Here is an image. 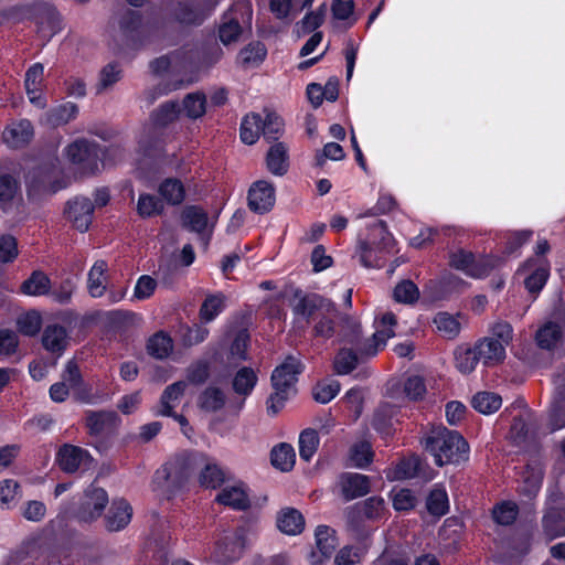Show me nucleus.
<instances>
[{"label":"nucleus","mask_w":565,"mask_h":565,"mask_svg":"<svg viewBox=\"0 0 565 565\" xmlns=\"http://www.w3.org/2000/svg\"><path fill=\"white\" fill-rule=\"evenodd\" d=\"M292 315L297 326L306 328L313 323L315 334L322 338L335 334V322L341 318L334 302L317 294L298 298L292 305Z\"/></svg>","instance_id":"obj_1"},{"label":"nucleus","mask_w":565,"mask_h":565,"mask_svg":"<svg viewBox=\"0 0 565 565\" xmlns=\"http://www.w3.org/2000/svg\"><path fill=\"white\" fill-rule=\"evenodd\" d=\"M422 443L424 448L434 456L437 466L468 460L469 445L456 430H449L446 427L434 428Z\"/></svg>","instance_id":"obj_2"},{"label":"nucleus","mask_w":565,"mask_h":565,"mask_svg":"<svg viewBox=\"0 0 565 565\" xmlns=\"http://www.w3.org/2000/svg\"><path fill=\"white\" fill-rule=\"evenodd\" d=\"M301 372V363L298 359L289 356L277 366L271 374L274 393L267 401V409L276 415L285 402L296 393L295 384L297 375Z\"/></svg>","instance_id":"obj_3"},{"label":"nucleus","mask_w":565,"mask_h":565,"mask_svg":"<svg viewBox=\"0 0 565 565\" xmlns=\"http://www.w3.org/2000/svg\"><path fill=\"white\" fill-rule=\"evenodd\" d=\"M489 333L476 342L473 348L486 366H493L505 359V348L513 339V328L509 322L497 321L490 327Z\"/></svg>","instance_id":"obj_4"},{"label":"nucleus","mask_w":565,"mask_h":565,"mask_svg":"<svg viewBox=\"0 0 565 565\" xmlns=\"http://www.w3.org/2000/svg\"><path fill=\"white\" fill-rule=\"evenodd\" d=\"M370 233L359 243L360 260L365 267H381L384 252H391L394 238L383 221H375L369 227Z\"/></svg>","instance_id":"obj_5"},{"label":"nucleus","mask_w":565,"mask_h":565,"mask_svg":"<svg viewBox=\"0 0 565 565\" xmlns=\"http://www.w3.org/2000/svg\"><path fill=\"white\" fill-rule=\"evenodd\" d=\"M192 471V457L189 455L177 456L156 471L153 484L172 494L188 481Z\"/></svg>","instance_id":"obj_6"},{"label":"nucleus","mask_w":565,"mask_h":565,"mask_svg":"<svg viewBox=\"0 0 565 565\" xmlns=\"http://www.w3.org/2000/svg\"><path fill=\"white\" fill-rule=\"evenodd\" d=\"M253 8L249 0L237 1L228 13L224 14L218 28V38L224 45L238 41L243 26L250 28Z\"/></svg>","instance_id":"obj_7"},{"label":"nucleus","mask_w":565,"mask_h":565,"mask_svg":"<svg viewBox=\"0 0 565 565\" xmlns=\"http://www.w3.org/2000/svg\"><path fill=\"white\" fill-rule=\"evenodd\" d=\"M500 258L494 256H478L471 252L458 248L449 254L450 267L462 271L471 278H483L497 268Z\"/></svg>","instance_id":"obj_8"},{"label":"nucleus","mask_w":565,"mask_h":565,"mask_svg":"<svg viewBox=\"0 0 565 565\" xmlns=\"http://www.w3.org/2000/svg\"><path fill=\"white\" fill-rule=\"evenodd\" d=\"M248 544L247 531L243 527L227 532L215 542L211 554L213 562L220 565L237 561Z\"/></svg>","instance_id":"obj_9"},{"label":"nucleus","mask_w":565,"mask_h":565,"mask_svg":"<svg viewBox=\"0 0 565 565\" xmlns=\"http://www.w3.org/2000/svg\"><path fill=\"white\" fill-rule=\"evenodd\" d=\"M221 0H181L173 15L181 24H201L217 7Z\"/></svg>","instance_id":"obj_10"},{"label":"nucleus","mask_w":565,"mask_h":565,"mask_svg":"<svg viewBox=\"0 0 565 565\" xmlns=\"http://www.w3.org/2000/svg\"><path fill=\"white\" fill-rule=\"evenodd\" d=\"M99 152L95 143L85 139L76 140L65 149L68 160L84 173H94L98 170Z\"/></svg>","instance_id":"obj_11"},{"label":"nucleus","mask_w":565,"mask_h":565,"mask_svg":"<svg viewBox=\"0 0 565 565\" xmlns=\"http://www.w3.org/2000/svg\"><path fill=\"white\" fill-rule=\"evenodd\" d=\"M396 326V317L392 312H385L381 319L376 321V330L372 339H367L361 348V354L366 356H374L382 350L388 339L395 335L394 327Z\"/></svg>","instance_id":"obj_12"},{"label":"nucleus","mask_w":565,"mask_h":565,"mask_svg":"<svg viewBox=\"0 0 565 565\" xmlns=\"http://www.w3.org/2000/svg\"><path fill=\"white\" fill-rule=\"evenodd\" d=\"M94 210L95 206L88 198L76 196L66 203L64 214L74 228L84 233L93 222Z\"/></svg>","instance_id":"obj_13"},{"label":"nucleus","mask_w":565,"mask_h":565,"mask_svg":"<svg viewBox=\"0 0 565 565\" xmlns=\"http://www.w3.org/2000/svg\"><path fill=\"white\" fill-rule=\"evenodd\" d=\"M107 503V492L103 488L90 486L84 493L77 518L83 522H92L102 515Z\"/></svg>","instance_id":"obj_14"},{"label":"nucleus","mask_w":565,"mask_h":565,"mask_svg":"<svg viewBox=\"0 0 565 565\" xmlns=\"http://www.w3.org/2000/svg\"><path fill=\"white\" fill-rule=\"evenodd\" d=\"M315 536L317 548L310 553L309 562L311 565H322L332 556L337 547V539L334 531L327 525H319Z\"/></svg>","instance_id":"obj_15"},{"label":"nucleus","mask_w":565,"mask_h":565,"mask_svg":"<svg viewBox=\"0 0 565 565\" xmlns=\"http://www.w3.org/2000/svg\"><path fill=\"white\" fill-rule=\"evenodd\" d=\"M275 204V189L268 181L254 182L248 191V206L253 212L263 214L273 209Z\"/></svg>","instance_id":"obj_16"},{"label":"nucleus","mask_w":565,"mask_h":565,"mask_svg":"<svg viewBox=\"0 0 565 565\" xmlns=\"http://www.w3.org/2000/svg\"><path fill=\"white\" fill-rule=\"evenodd\" d=\"M57 462L65 472H75L81 467H87L92 457L89 454L77 446L64 445L57 452Z\"/></svg>","instance_id":"obj_17"},{"label":"nucleus","mask_w":565,"mask_h":565,"mask_svg":"<svg viewBox=\"0 0 565 565\" xmlns=\"http://www.w3.org/2000/svg\"><path fill=\"white\" fill-rule=\"evenodd\" d=\"M521 273H530L525 279L524 284L529 292L537 294L546 284L548 278V264L544 259H530L527 260L522 268Z\"/></svg>","instance_id":"obj_18"},{"label":"nucleus","mask_w":565,"mask_h":565,"mask_svg":"<svg viewBox=\"0 0 565 565\" xmlns=\"http://www.w3.org/2000/svg\"><path fill=\"white\" fill-rule=\"evenodd\" d=\"M131 518V505L124 499H116L105 516V526L110 532H118L130 523Z\"/></svg>","instance_id":"obj_19"},{"label":"nucleus","mask_w":565,"mask_h":565,"mask_svg":"<svg viewBox=\"0 0 565 565\" xmlns=\"http://www.w3.org/2000/svg\"><path fill=\"white\" fill-rule=\"evenodd\" d=\"M44 79V66L41 63L33 64L25 73V89L30 102L39 107H45V99L41 89Z\"/></svg>","instance_id":"obj_20"},{"label":"nucleus","mask_w":565,"mask_h":565,"mask_svg":"<svg viewBox=\"0 0 565 565\" xmlns=\"http://www.w3.org/2000/svg\"><path fill=\"white\" fill-rule=\"evenodd\" d=\"M216 501L234 510H246L250 504L247 488L244 483L224 487L217 494Z\"/></svg>","instance_id":"obj_21"},{"label":"nucleus","mask_w":565,"mask_h":565,"mask_svg":"<svg viewBox=\"0 0 565 565\" xmlns=\"http://www.w3.org/2000/svg\"><path fill=\"white\" fill-rule=\"evenodd\" d=\"M340 487L345 500H353L369 493L370 479L361 473H343L340 477Z\"/></svg>","instance_id":"obj_22"},{"label":"nucleus","mask_w":565,"mask_h":565,"mask_svg":"<svg viewBox=\"0 0 565 565\" xmlns=\"http://www.w3.org/2000/svg\"><path fill=\"white\" fill-rule=\"evenodd\" d=\"M182 227L190 232H194L204 236L209 231V216L207 213L194 205L185 206L181 212Z\"/></svg>","instance_id":"obj_23"},{"label":"nucleus","mask_w":565,"mask_h":565,"mask_svg":"<svg viewBox=\"0 0 565 565\" xmlns=\"http://www.w3.org/2000/svg\"><path fill=\"white\" fill-rule=\"evenodd\" d=\"M32 136L33 127L28 119L11 124L4 129L2 135L4 142L12 148H19L28 143Z\"/></svg>","instance_id":"obj_24"},{"label":"nucleus","mask_w":565,"mask_h":565,"mask_svg":"<svg viewBox=\"0 0 565 565\" xmlns=\"http://www.w3.org/2000/svg\"><path fill=\"white\" fill-rule=\"evenodd\" d=\"M42 344L51 353L61 355L68 344V334L60 324L47 326L42 334Z\"/></svg>","instance_id":"obj_25"},{"label":"nucleus","mask_w":565,"mask_h":565,"mask_svg":"<svg viewBox=\"0 0 565 565\" xmlns=\"http://www.w3.org/2000/svg\"><path fill=\"white\" fill-rule=\"evenodd\" d=\"M185 388V381H179L167 386L160 398L158 414L161 416H172L173 411L179 404L181 396L184 394Z\"/></svg>","instance_id":"obj_26"},{"label":"nucleus","mask_w":565,"mask_h":565,"mask_svg":"<svg viewBox=\"0 0 565 565\" xmlns=\"http://www.w3.org/2000/svg\"><path fill=\"white\" fill-rule=\"evenodd\" d=\"M226 403V394L217 386H207L198 398V406L206 413L221 411Z\"/></svg>","instance_id":"obj_27"},{"label":"nucleus","mask_w":565,"mask_h":565,"mask_svg":"<svg viewBox=\"0 0 565 565\" xmlns=\"http://www.w3.org/2000/svg\"><path fill=\"white\" fill-rule=\"evenodd\" d=\"M108 269L107 263L98 259L94 263L88 271L87 288L88 292L94 298L102 297L106 291V271Z\"/></svg>","instance_id":"obj_28"},{"label":"nucleus","mask_w":565,"mask_h":565,"mask_svg":"<svg viewBox=\"0 0 565 565\" xmlns=\"http://www.w3.org/2000/svg\"><path fill=\"white\" fill-rule=\"evenodd\" d=\"M277 526L285 534L297 535L303 530L305 519L298 510L287 508L279 513Z\"/></svg>","instance_id":"obj_29"},{"label":"nucleus","mask_w":565,"mask_h":565,"mask_svg":"<svg viewBox=\"0 0 565 565\" xmlns=\"http://www.w3.org/2000/svg\"><path fill=\"white\" fill-rule=\"evenodd\" d=\"M267 169L275 175H284L288 169V149L282 142L275 143L267 152Z\"/></svg>","instance_id":"obj_30"},{"label":"nucleus","mask_w":565,"mask_h":565,"mask_svg":"<svg viewBox=\"0 0 565 565\" xmlns=\"http://www.w3.org/2000/svg\"><path fill=\"white\" fill-rule=\"evenodd\" d=\"M258 381L257 373L252 367H241L233 377V391L246 398L252 394Z\"/></svg>","instance_id":"obj_31"},{"label":"nucleus","mask_w":565,"mask_h":565,"mask_svg":"<svg viewBox=\"0 0 565 565\" xmlns=\"http://www.w3.org/2000/svg\"><path fill=\"white\" fill-rule=\"evenodd\" d=\"M339 332L338 335L342 341L354 344L356 349L361 352V348H363V343L361 342V326L360 322L350 316H341L339 319Z\"/></svg>","instance_id":"obj_32"},{"label":"nucleus","mask_w":565,"mask_h":565,"mask_svg":"<svg viewBox=\"0 0 565 565\" xmlns=\"http://www.w3.org/2000/svg\"><path fill=\"white\" fill-rule=\"evenodd\" d=\"M40 31L44 32L49 36L54 35L62 29V19L60 12L51 7H43L36 15Z\"/></svg>","instance_id":"obj_33"},{"label":"nucleus","mask_w":565,"mask_h":565,"mask_svg":"<svg viewBox=\"0 0 565 565\" xmlns=\"http://www.w3.org/2000/svg\"><path fill=\"white\" fill-rule=\"evenodd\" d=\"M172 350L173 340L163 331L154 333L147 342L148 353L159 360L168 358Z\"/></svg>","instance_id":"obj_34"},{"label":"nucleus","mask_w":565,"mask_h":565,"mask_svg":"<svg viewBox=\"0 0 565 565\" xmlns=\"http://www.w3.org/2000/svg\"><path fill=\"white\" fill-rule=\"evenodd\" d=\"M51 280L40 270L33 271L21 285V292L28 296H43L50 291Z\"/></svg>","instance_id":"obj_35"},{"label":"nucleus","mask_w":565,"mask_h":565,"mask_svg":"<svg viewBox=\"0 0 565 565\" xmlns=\"http://www.w3.org/2000/svg\"><path fill=\"white\" fill-rule=\"evenodd\" d=\"M270 458L275 468L289 471L296 462V452L291 445L282 443L273 448Z\"/></svg>","instance_id":"obj_36"},{"label":"nucleus","mask_w":565,"mask_h":565,"mask_svg":"<svg viewBox=\"0 0 565 565\" xmlns=\"http://www.w3.org/2000/svg\"><path fill=\"white\" fill-rule=\"evenodd\" d=\"M225 303L226 297L222 292L209 295L200 308L201 321L205 323L213 321L225 309Z\"/></svg>","instance_id":"obj_37"},{"label":"nucleus","mask_w":565,"mask_h":565,"mask_svg":"<svg viewBox=\"0 0 565 565\" xmlns=\"http://www.w3.org/2000/svg\"><path fill=\"white\" fill-rule=\"evenodd\" d=\"M262 134V117L252 113L246 115L241 124V139L246 145H254Z\"/></svg>","instance_id":"obj_38"},{"label":"nucleus","mask_w":565,"mask_h":565,"mask_svg":"<svg viewBox=\"0 0 565 565\" xmlns=\"http://www.w3.org/2000/svg\"><path fill=\"white\" fill-rule=\"evenodd\" d=\"M543 482V470L540 467H526L522 475L520 491L527 498L537 494Z\"/></svg>","instance_id":"obj_39"},{"label":"nucleus","mask_w":565,"mask_h":565,"mask_svg":"<svg viewBox=\"0 0 565 565\" xmlns=\"http://www.w3.org/2000/svg\"><path fill=\"white\" fill-rule=\"evenodd\" d=\"M433 322L438 333L446 339H455L461 329L458 319L448 312H438Z\"/></svg>","instance_id":"obj_40"},{"label":"nucleus","mask_w":565,"mask_h":565,"mask_svg":"<svg viewBox=\"0 0 565 565\" xmlns=\"http://www.w3.org/2000/svg\"><path fill=\"white\" fill-rule=\"evenodd\" d=\"M160 195L172 205L180 204L185 198V190L183 183L173 178L166 179L159 185Z\"/></svg>","instance_id":"obj_41"},{"label":"nucleus","mask_w":565,"mask_h":565,"mask_svg":"<svg viewBox=\"0 0 565 565\" xmlns=\"http://www.w3.org/2000/svg\"><path fill=\"white\" fill-rule=\"evenodd\" d=\"M563 333V327L555 322H547L536 332V342L540 348L551 350L556 347Z\"/></svg>","instance_id":"obj_42"},{"label":"nucleus","mask_w":565,"mask_h":565,"mask_svg":"<svg viewBox=\"0 0 565 565\" xmlns=\"http://www.w3.org/2000/svg\"><path fill=\"white\" fill-rule=\"evenodd\" d=\"M373 456L371 444L366 440H361L350 448L349 461L355 468H365L372 462Z\"/></svg>","instance_id":"obj_43"},{"label":"nucleus","mask_w":565,"mask_h":565,"mask_svg":"<svg viewBox=\"0 0 565 565\" xmlns=\"http://www.w3.org/2000/svg\"><path fill=\"white\" fill-rule=\"evenodd\" d=\"M164 205L157 196L149 193H141L137 201V213L142 218L160 215Z\"/></svg>","instance_id":"obj_44"},{"label":"nucleus","mask_w":565,"mask_h":565,"mask_svg":"<svg viewBox=\"0 0 565 565\" xmlns=\"http://www.w3.org/2000/svg\"><path fill=\"white\" fill-rule=\"evenodd\" d=\"M501 405V396L492 392H480L472 398L473 408L484 415L497 412Z\"/></svg>","instance_id":"obj_45"},{"label":"nucleus","mask_w":565,"mask_h":565,"mask_svg":"<svg viewBox=\"0 0 565 565\" xmlns=\"http://www.w3.org/2000/svg\"><path fill=\"white\" fill-rule=\"evenodd\" d=\"M116 414L114 412H92L87 415V427L92 435H99L114 426Z\"/></svg>","instance_id":"obj_46"},{"label":"nucleus","mask_w":565,"mask_h":565,"mask_svg":"<svg viewBox=\"0 0 565 565\" xmlns=\"http://www.w3.org/2000/svg\"><path fill=\"white\" fill-rule=\"evenodd\" d=\"M385 509V502L381 497H370L363 502L353 504V512H363L367 520H376L381 518Z\"/></svg>","instance_id":"obj_47"},{"label":"nucleus","mask_w":565,"mask_h":565,"mask_svg":"<svg viewBox=\"0 0 565 565\" xmlns=\"http://www.w3.org/2000/svg\"><path fill=\"white\" fill-rule=\"evenodd\" d=\"M456 367L462 374L471 373L480 361L475 348H458L455 351Z\"/></svg>","instance_id":"obj_48"},{"label":"nucleus","mask_w":565,"mask_h":565,"mask_svg":"<svg viewBox=\"0 0 565 565\" xmlns=\"http://www.w3.org/2000/svg\"><path fill=\"white\" fill-rule=\"evenodd\" d=\"M319 446V437L315 429H305L299 436V455L305 461H310Z\"/></svg>","instance_id":"obj_49"},{"label":"nucleus","mask_w":565,"mask_h":565,"mask_svg":"<svg viewBox=\"0 0 565 565\" xmlns=\"http://www.w3.org/2000/svg\"><path fill=\"white\" fill-rule=\"evenodd\" d=\"M519 514V508L514 502L503 501L492 510V518L500 525L512 524Z\"/></svg>","instance_id":"obj_50"},{"label":"nucleus","mask_w":565,"mask_h":565,"mask_svg":"<svg viewBox=\"0 0 565 565\" xmlns=\"http://www.w3.org/2000/svg\"><path fill=\"white\" fill-rule=\"evenodd\" d=\"M427 510L435 516H441L448 511V495L444 489L431 490L426 502Z\"/></svg>","instance_id":"obj_51"},{"label":"nucleus","mask_w":565,"mask_h":565,"mask_svg":"<svg viewBox=\"0 0 565 565\" xmlns=\"http://www.w3.org/2000/svg\"><path fill=\"white\" fill-rule=\"evenodd\" d=\"M284 131V121L279 115L273 111L262 119V132L267 140H277Z\"/></svg>","instance_id":"obj_52"},{"label":"nucleus","mask_w":565,"mask_h":565,"mask_svg":"<svg viewBox=\"0 0 565 565\" xmlns=\"http://www.w3.org/2000/svg\"><path fill=\"white\" fill-rule=\"evenodd\" d=\"M205 95L201 93L189 94L183 99V110L192 119H196L205 114Z\"/></svg>","instance_id":"obj_53"},{"label":"nucleus","mask_w":565,"mask_h":565,"mask_svg":"<svg viewBox=\"0 0 565 565\" xmlns=\"http://www.w3.org/2000/svg\"><path fill=\"white\" fill-rule=\"evenodd\" d=\"M266 56V47L260 42L249 43L239 52L241 62L246 66L258 65Z\"/></svg>","instance_id":"obj_54"},{"label":"nucleus","mask_w":565,"mask_h":565,"mask_svg":"<svg viewBox=\"0 0 565 565\" xmlns=\"http://www.w3.org/2000/svg\"><path fill=\"white\" fill-rule=\"evenodd\" d=\"M340 392V383L337 380H326L313 388V397L318 403L327 404Z\"/></svg>","instance_id":"obj_55"},{"label":"nucleus","mask_w":565,"mask_h":565,"mask_svg":"<svg viewBox=\"0 0 565 565\" xmlns=\"http://www.w3.org/2000/svg\"><path fill=\"white\" fill-rule=\"evenodd\" d=\"M358 364V355L352 350L342 349L334 358L333 366L337 374L344 375L352 372Z\"/></svg>","instance_id":"obj_56"},{"label":"nucleus","mask_w":565,"mask_h":565,"mask_svg":"<svg viewBox=\"0 0 565 565\" xmlns=\"http://www.w3.org/2000/svg\"><path fill=\"white\" fill-rule=\"evenodd\" d=\"M78 108L73 103L61 105L49 113V121L54 126L65 125L76 117Z\"/></svg>","instance_id":"obj_57"},{"label":"nucleus","mask_w":565,"mask_h":565,"mask_svg":"<svg viewBox=\"0 0 565 565\" xmlns=\"http://www.w3.org/2000/svg\"><path fill=\"white\" fill-rule=\"evenodd\" d=\"M180 114V108L177 103L168 102L161 105L151 116L152 121L157 126H166L174 121Z\"/></svg>","instance_id":"obj_58"},{"label":"nucleus","mask_w":565,"mask_h":565,"mask_svg":"<svg viewBox=\"0 0 565 565\" xmlns=\"http://www.w3.org/2000/svg\"><path fill=\"white\" fill-rule=\"evenodd\" d=\"M121 77V70L118 64L110 63L100 71L99 83L97 84L96 92L102 94L110 88Z\"/></svg>","instance_id":"obj_59"},{"label":"nucleus","mask_w":565,"mask_h":565,"mask_svg":"<svg viewBox=\"0 0 565 565\" xmlns=\"http://www.w3.org/2000/svg\"><path fill=\"white\" fill-rule=\"evenodd\" d=\"M19 255L18 241L10 234L0 236V264H11Z\"/></svg>","instance_id":"obj_60"},{"label":"nucleus","mask_w":565,"mask_h":565,"mask_svg":"<svg viewBox=\"0 0 565 565\" xmlns=\"http://www.w3.org/2000/svg\"><path fill=\"white\" fill-rule=\"evenodd\" d=\"M42 319L41 316L35 312L31 311L25 315H22L19 317L17 321L18 330L28 337H33L38 334V332L41 329Z\"/></svg>","instance_id":"obj_61"},{"label":"nucleus","mask_w":565,"mask_h":565,"mask_svg":"<svg viewBox=\"0 0 565 565\" xmlns=\"http://www.w3.org/2000/svg\"><path fill=\"white\" fill-rule=\"evenodd\" d=\"M393 297L397 302L413 303L418 299L419 291L413 281L404 280L396 285Z\"/></svg>","instance_id":"obj_62"},{"label":"nucleus","mask_w":565,"mask_h":565,"mask_svg":"<svg viewBox=\"0 0 565 565\" xmlns=\"http://www.w3.org/2000/svg\"><path fill=\"white\" fill-rule=\"evenodd\" d=\"M19 182L9 174L0 175V203L3 207L10 203L19 192Z\"/></svg>","instance_id":"obj_63"},{"label":"nucleus","mask_w":565,"mask_h":565,"mask_svg":"<svg viewBox=\"0 0 565 565\" xmlns=\"http://www.w3.org/2000/svg\"><path fill=\"white\" fill-rule=\"evenodd\" d=\"M393 507L397 511H408L416 505L417 499L409 489L392 491Z\"/></svg>","instance_id":"obj_64"}]
</instances>
